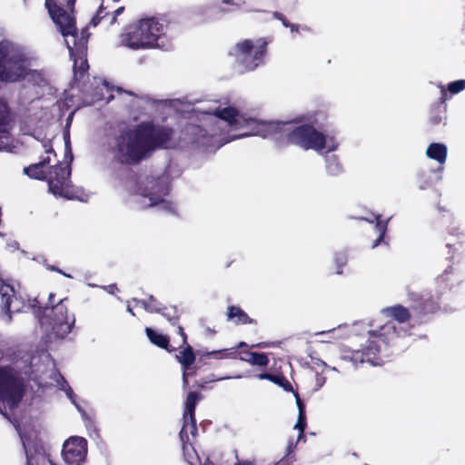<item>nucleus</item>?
Masks as SVG:
<instances>
[{
    "mask_svg": "<svg viewBox=\"0 0 465 465\" xmlns=\"http://www.w3.org/2000/svg\"><path fill=\"white\" fill-rule=\"evenodd\" d=\"M202 110L209 115L205 132L212 136L224 135L219 140V146L235 139L261 136L272 137L281 145L291 143L322 155L339 147V141L334 134L319 131L312 124L294 126L288 123L266 121L240 112L231 105L213 104Z\"/></svg>",
    "mask_w": 465,
    "mask_h": 465,
    "instance_id": "f257e3e1",
    "label": "nucleus"
},
{
    "mask_svg": "<svg viewBox=\"0 0 465 465\" xmlns=\"http://www.w3.org/2000/svg\"><path fill=\"white\" fill-rule=\"evenodd\" d=\"M170 136L171 131L168 129L143 124L116 135L107 151L114 162L134 164L147 157L157 147H171Z\"/></svg>",
    "mask_w": 465,
    "mask_h": 465,
    "instance_id": "f03ea898",
    "label": "nucleus"
},
{
    "mask_svg": "<svg viewBox=\"0 0 465 465\" xmlns=\"http://www.w3.org/2000/svg\"><path fill=\"white\" fill-rule=\"evenodd\" d=\"M381 314L390 319L379 330L369 332L368 339L361 350H353L344 352L343 359L354 363L369 362L376 366L382 363L380 356L387 343L393 342L398 337H405L411 334V327L409 324L411 319L410 311L402 305L397 304L381 310Z\"/></svg>",
    "mask_w": 465,
    "mask_h": 465,
    "instance_id": "7ed1b4c3",
    "label": "nucleus"
},
{
    "mask_svg": "<svg viewBox=\"0 0 465 465\" xmlns=\"http://www.w3.org/2000/svg\"><path fill=\"white\" fill-rule=\"evenodd\" d=\"M64 163L52 167L49 173H46L45 166L50 162L47 156L39 163L32 164L25 168V173L31 178L48 180L49 191L56 197H64L69 200H78L80 202H87L89 194L82 188L73 187L70 183L69 177L71 174L70 163L73 160V154L70 145V138L68 134H64Z\"/></svg>",
    "mask_w": 465,
    "mask_h": 465,
    "instance_id": "20e7f679",
    "label": "nucleus"
},
{
    "mask_svg": "<svg viewBox=\"0 0 465 465\" xmlns=\"http://www.w3.org/2000/svg\"><path fill=\"white\" fill-rule=\"evenodd\" d=\"M164 25L155 17L139 19L119 35L118 45L132 50H143L163 45Z\"/></svg>",
    "mask_w": 465,
    "mask_h": 465,
    "instance_id": "39448f33",
    "label": "nucleus"
},
{
    "mask_svg": "<svg viewBox=\"0 0 465 465\" xmlns=\"http://www.w3.org/2000/svg\"><path fill=\"white\" fill-rule=\"evenodd\" d=\"M67 299L55 302V294L49 293L48 302L42 307V302L37 298L29 301L30 306L35 310L36 317L46 331L54 332L57 337L64 338L71 331L75 322L73 313H68Z\"/></svg>",
    "mask_w": 465,
    "mask_h": 465,
    "instance_id": "423d86ee",
    "label": "nucleus"
},
{
    "mask_svg": "<svg viewBox=\"0 0 465 465\" xmlns=\"http://www.w3.org/2000/svg\"><path fill=\"white\" fill-rule=\"evenodd\" d=\"M75 0H68L67 9L62 8L54 0H45V7L53 22L64 37L65 44L69 50L71 57L74 59V66L76 67V55L82 59L87 43V35L85 31L81 33V36L77 35L75 21L71 15Z\"/></svg>",
    "mask_w": 465,
    "mask_h": 465,
    "instance_id": "0eeeda50",
    "label": "nucleus"
},
{
    "mask_svg": "<svg viewBox=\"0 0 465 465\" xmlns=\"http://www.w3.org/2000/svg\"><path fill=\"white\" fill-rule=\"evenodd\" d=\"M30 62L23 52L9 42L0 43V81L16 82L26 76L34 77Z\"/></svg>",
    "mask_w": 465,
    "mask_h": 465,
    "instance_id": "6e6552de",
    "label": "nucleus"
},
{
    "mask_svg": "<svg viewBox=\"0 0 465 465\" xmlns=\"http://www.w3.org/2000/svg\"><path fill=\"white\" fill-rule=\"evenodd\" d=\"M266 45V41L262 38L243 39L231 48L229 55L240 72L253 71L263 63Z\"/></svg>",
    "mask_w": 465,
    "mask_h": 465,
    "instance_id": "1a4fd4ad",
    "label": "nucleus"
},
{
    "mask_svg": "<svg viewBox=\"0 0 465 465\" xmlns=\"http://www.w3.org/2000/svg\"><path fill=\"white\" fill-rule=\"evenodd\" d=\"M27 459V465H55L46 455L35 423H15Z\"/></svg>",
    "mask_w": 465,
    "mask_h": 465,
    "instance_id": "9d476101",
    "label": "nucleus"
},
{
    "mask_svg": "<svg viewBox=\"0 0 465 465\" xmlns=\"http://www.w3.org/2000/svg\"><path fill=\"white\" fill-rule=\"evenodd\" d=\"M13 369L0 368V401L12 409L21 400L23 386L20 378L15 376Z\"/></svg>",
    "mask_w": 465,
    "mask_h": 465,
    "instance_id": "9b49d317",
    "label": "nucleus"
},
{
    "mask_svg": "<svg viewBox=\"0 0 465 465\" xmlns=\"http://www.w3.org/2000/svg\"><path fill=\"white\" fill-rule=\"evenodd\" d=\"M30 362V366L26 369L24 373L25 375L35 374V378L39 380L42 379L43 375L48 374L52 376L54 374V364L49 354L45 352H42L37 356H30L28 354H25L21 358L20 361H15V369L21 370L22 365L27 362ZM25 368H27L25 365Z\"/></svg>",
    "mask_w": 465,
    "mask_h": 465,
    "instance_id": "f8f14e48",
    "label": "nucleus"
},
{
    "mask_svg": "<svg viewBox=\"0 0 465 465\" xmlns=\"http://www.w3.org/2000/svg\"><path fill=\"white\" fill-rule=\"evenodd\" d=\"M169 191L168 185L163 181L152 182L149 187L140 193L141 207L160 206L163 210L172 211L173 204L164 199Z\"/></svg>",
    "mask_w": 465,
    "mask_h": 465,
    "instance_id": "ddd939ff",
    "label": "nucleus"
},
{
    "mask_svg": "<svg viewBox=\"0 0 465 465\" xmlns=\"http://www.w3.org/2000/svg\"><path fill=\"white\" fill-rule=\"evenodd\" d=\"M87 455V442L82 437H71L63 446L62 456L67 465H83Z\"/></svg>",
    "mask_w": 465,
    "mask_h": 465,
    "instance_id": "4468645a",
    "label": "nucleus"
},
{
    "mask_svg": "<svg viewBox=\"0 0 465 465\" xmlns=\"http://www.w3.org/2000/svg\"><path fill=\"white\" fill-rule=\"evenodd\" d=\"M15 293V292L12 285L0 280V305L3 311L6 312L19 311V306L15 304L17 302Z\"/></svg>",
    "mask_w": 465,
    "mask_h": 465,
    "instance_id": "2eb2a0df",
    "label": "nucleus"
},
{
    "mask_svg": "<svg viewBox=\"0 0 465 465\" xmlns=\"http://www.w3.org/2000/svg\"><path fill=\"white\" fill-rule=\"evenodd\" d=\"M9 121L6 104L0 99V150L11 151L9 143Z\"/></svg>",
    "mask_w": 465,
    "mask_h": 465,
    "instance_id": "dca6fc26",
    "label": "nucleus"
},
{
    "mask_svg": "<svg viewBox=\"0 0 465 465\" xmlns=\"http://www.w3.org/2000/svg\"><path fill=\"white\" fill-rule=\"evenodd\" d=\"M178 361L183 365V384H187V378L189 376V368L193 363L195 360L194 353L193 351V349L191 346L185 347L179 355L176 356Z\"/></svg>",
    "mask_w": 465,
    "mask_h": 465,
    "instance_id": "f3484780",
    "label": "nucleus"
},
{
    "mask_svg": "<svg viewBox=\"0 0 465 465\" xmlns=\"http://www.w3.org/2000/svg\"><path fill=\"white\" fill-rule=\"evenodd\" d=\"M426 155L440 164H444L447 159V147L443 143H433L427 148Z\"/></svg>",
    "mask_w": 465,
    "mask_h": 465,
    "instance_id": "a211bd4d",
    "label": "nucleus"
},
{
    "mask_svg": "<svg viewBox=\"0 0 465 465\" xmlns=\"http://www.w3.org/2000/svg\"><path fill=\"white\" fill-rule=\"evenodd\" d=\"M227 318L235 324H247L253 322V321L238 306H231L228 308Z\"/></svg>",
    "mask_w": 465,
    "mask_h": 465,
    "instance_id": "6ab92c4d",
    "label": "nucleus"
},
{
    "mask_svg": "<svg viewBox=\"0 0 465 465\" xmlns=\"http://www.w3.org/2000/svg\"><path fill=\"white\" fill-rule=\"evenodd\" d=\"M196 433V424L194 416H193L191 419L186 418L185 415H183V425L180 431V438L182 442L184 441H190V437H194Z\"/></svg>",
    "mask_w": 465,
    "mask_h": 465,
    "instance_id": "aec40b11",
    "label": "nucleus"
},
{
    "mask_svg": "<svg viewBox=\"0 0 465 465\" xmlns=\"http://www.w3.org/2000/svg\"><path fill=\"white\" fill-rule=\"evenodd\" d=\"M244 356L240 357L241 361H244L251 365L266 366L269 363V358L265 353L258 352H243Z\"/></svg>",
    "mask_w": 465,
    "mask_h": 465,
    "instance_id": "412c9836",
    "label": "nucleus"
},
{
    "mask_svg": "<svg viewBox=\"0 0 465 465\" xmlns=\"http://www.w3.org/2000/svg\"><path fill=\"white\" fill-rule=\"evenodd\" d=\"M296 399V404L299 410L298 420L294 426V430L299 431V439L302 436V432L306 426V417L304 412V405L302 402L298 393H294Z\"/></svg>",
    "mask_w": 465,
    "mask_h": 465,
    "instance_id": "4be33fe9",
    "label": "nucleus"
},
{
    "mask_svg": "<svg viewBox=\"0 0 465 465\" xmlns=\"http://www.w3.org/2000/svg\"><path fill=\"white\" fill-rule=\"evenodd\" d=\"M438 87L440 89L441 98L446 100L447 92H450L451 94H456L460 93L465 89V80H458L449 84L448 89L445 88L444 85L439 84Z\"/></svg>",
    "mask_w": 465,
    "mask_h": 465,
    "instance_id": "5701e85b",
    "label": "nucleus"
},
{
    "mask_svg": "<svg viewBox=\"0 0 465 465\" xmlns=\"http://www.w3.org/2000/svg\"><path fill=\"white\" fill-rule=\"evenodd\" d=\"M345 327L339 326L338 328H334L329 330L327 331H320L316 332L315 335L321 336V341H331V340L341 339L345 336Z\"/></svg>",
    "mask_w": 465,
    "mask_h": 465,
    "instance_id": "b1692460",
    "label": "nucleus"
},
{
    "mask_svg": "<svg viewBox=\"0 0 465 465\" xmlns=\"http://www.w3.org/2000/svg\"><path fill=\"white\" fill-rule=\"evenodd\" d=\"M145 331L147 337L153 344L157 345L158 347L168 350L169 339L166 335L158 333L151 328H146Z\"/></svg>",
    "mask_w": 465,
    "mask_h": 465,
    "instance_id": "393cba45",
    "label": "nucleus"
},
{
    "mask_svg": "<svg viewBox=\"0 0 465 465\" xmlns=\"http://www.w3.org/2000/svg\"><path fill=\"white\" fill-rule=\"evenodd\" d=\"M200 399V395L196 392H190L185 401L184 413L186 418H192L194 416V409L197 401Z\"/></svg>",
    "mask_w": 465,
    "mask_h": 465,
    "instance_id": "a878e982",
    "label": "nucleus"
},
{
    "mask_svg": "<svg viewBox=\"0 0 465 465\" xmlns=\"http://www.w3.org/2000/svg\"><path fill=\"white\" fill-rule=\"evenodd\" d=\"M183 450L185 460L191 465H196V461H199V463H201L198 454L196 453L194 448L193 447L192 443H190V441L183 442Z\"/></svg>",
    "mask_w": 465,
    "mask_h": 465,
    "instance_id": "bb28decb",
    "label": "nucleus"
},
{
    "mask_svg": "<svg viewBox=\"0 0 465 465\" xmlns=\"http://www.w3.org/2000/svg\"><path fill=\"white\" fill-rule=\"evenodd\" d=\"M327 120H328L327 113L325 111L320 110V111L314 112L308 117L309 123L307 124H312L314 127H316V126L320 127V126L324 125L327 123Z\"/></svg>",
    "mask_w": 465,
    "mask_h": 465,
    "instance_id": "cd10ccee",
    "label": "nucleus"
},
{
    "mask_svg": "<svg viewBox=\"0 0 465 465\" xmlns=\"http://www.w3.org/2000/svg\"><path fill=\"white\" fill-rule=\"evenodd\" d=\"M203 356L213 357L215 359H225V358L235 359V358H237L236 351L233 349H225V350L208 351L206 353H203Z\"/></svg>",
    "mask_w": 465,
    "mask_h": 465,
    "instance_id": "c85d7f7f",
    "label": "nucleus"
},
{
    "mask_svg": "<svg viewBox=\"0 0 465 465\" xmlns=\"http://www.w3.org/2000/svg\"><path fill=\"white\" fill-rule=\"evenodd\" d=\"M326 169L331 175H337L342 171L341 164L334 155L326 159Z\"/></svg>",
    "mask_w": 465,
    "mask_h": 465,
    "instance_id": "c756f323",
    "label": "nucleus"
},
{
    "mask_svg": "<svg viewBox=\"0 0 465 465\" xmlns=\"http://www.w3.org/2000/svg\"><path fill=\"white\" fill-rule=\"evenodd\" d=\"M100 92L96 94L94 101H102L105 100L106 102H109L113 98L112 94V88L109 87L107 83L102 82L101 85L98 86Z\"/></svg>",
    "mask_w": 465,
    "mask_h": 465,
    "instance_id": "7c9ffc66",
    "label": "nucleus"
},
{
    "mask_svg": "<svg viewBox=\"0 0 465 465\" xmlns=\"http://www.w3.org/2000/svg\"><path fill=\"white\" fill-rule=\"evenodd\" d=\"M374 220L377 222L375 225V230L379 233L377 240L374 242L372 247H376L382 240L386 230H387V222H382L380 220V216L374 215Z\"/></svg>",
    "mask_w": 465,
    "mask_h": 465,
    "instance_id": "2f4dec72",
    "label": "nucleus"
},
{
    "mask_svg": "<svg viewBox=\"0 0 465 465\" xmlns=\"http://www.w3.org/2000/svg\"><path fill=\"white\" fill-rule=\"evenodd\" d=\"M136 306H140L150 312H160L161 310L156 304V301L150 297L149 300L135 301Z\"/></svg>",
    "mask_w": 465,
    "mask_h": 465,
    "instance_id": "473e14b6",
    "label": "nucleus"
},
{
    "mask_svg": "<svg viewBox=\"0 0 465 465\" xmlns=\"http://www.w3.org/2000/svg\"><path fill=\"white\" fill-rule=\"evenodd\" d=\"M113 2H118L119 0H112ZM108 6V0H102V4L99 7V10L96 15L92 19V23L94 25H96L99 23V20L104 17V10Z\"/></svg>",
    "mask_w": 465,
    "mask_h": 465,
    "instance_id": "72a5a7b5",
    "label": "nucleus"
},
{
    "mask_svg": "<svg viewBox=\"0 0 465 465\" xmlns=\"http://www.w3.org/2000/svg\"><path fill=\"white\" fill-rule=\"evenodd\" d=\"M272 381L282 387L285 391H292L291 383L282 376L273 375Z\"/></svg>",
    "mask_w": 465,
    "mask_h": 465,
    "instance_id": "f704fd0d",
    "label": "nucleus"
},
{
    "mask_svg": "<svg viewBox=\"0 0 465 465\" xmlns=\"http://www.w3.org/2000/svg\"><path fill=\"white\" fill-rule=\"evenodd\" d=\"M163 315L172 323H175V320L177 319L175 309L168 310L164 308V312H163Z\"/></svg>",
    "mask_w": 465,
    "mask_h": 465,
    "instance_id": "c9c22d12",
    "label": "nucleus"
},
{
    "mask_svg": "<svg viewBox=\"0 0 465 465\" xmlns=\"http://www.w3.org/2000/svg\"><path fill=\"white\" fill-rule=\"evenodd\" d=\"M222 3L229 6L226 9L228 12L237 10L241 7V4L238 0H222Z\"/></svg>",
    "mask_w": 465,
    "mask_h": 465,
    "instance_id": "e433bc0d",
    "label": "nucleus"
},
{
    "mask_svg": "<svg viewBox=\"0 0 465 465\" xmlns=\"http://www.w3.org/2000/svg\"><path fill=\"white\" fill-rule=\"evenodd\" d=\"M335 261L339 266L338 270H337V273H341V269L342 266H344L346 264V262H347L346 255L344 253H339L336 255Z\"/></svg>",
    "mask_w": 465,
    "mask_h": 465,
    "instance_id": "4c0bfd02",
    "label": "nucleus"
},
{
    "mask_svg": "<svg viewBox=\"0 0 465 465\" xmlns=\"http://www.w3.org/2000/svg\"><path fill=\"white\" fill-rule=\"evenodd\" d=\"M277 17L282 21V24H283V25H284V26H286V27H290V28H291V32H292V33H293V32H295V33H299L300 28H301L299 25H289V24H288V23H287V22H286V21L282 17V15H277Z\"/></svg>",
    "mask_w": 465,
    "mask_h": 465,
    "instance_id": "58836bf2",
    "label": "nucleus"
},
{
    "mask_svg": "<svg viewBox=\"0 0 465 465\" xmlns=\"http://www.w3.org/2000/svg\"><path fill=\"white\" fill-rule=\"evenodd\" d=\"M64 391H65L67 397L71 400L72 403L75 405V407L78 409V411H81L80 407L75 402V399H74L75 396H74L73 391L70 388H66V389H64Z\"/></svg>",
    "mask_w": 465,
    "mask_h": 465,
    "instance_id": "ea45409f",
    "label": "nucleus"
},
{
    "mask_svg": "<svg viewBox=\"0 0 465 465\" xmlns=\"http://www.w3.org/2000/svg\"><path fill=\"white\" fill-rule=\"evenodd\" d=\"M42 146L45 150V152L47 153V154H54V151H53V148H52V145L50 144L49 141H44L42 142Z\"/></svg>",
    "mask_w": 465,
    "mask_h": 465,
    "instance_id": "a19ab883",
    "label": "nucleus"
},
{
    "mask_svg": "<svg viewBox=\"0 0 465 465\" xmlns=\"http://www.w3.org/2000/svg\"><path fill=\"white\" fill-rule=\"evenodd\" d=\"M272 346H274L273 342H259L257 344L252 345L251 347L252 348L265 349V348H269V347H272Z\"/></svg>",
    "mask_w": 465,
    "mask_h": 465,
    "instance_id": "79ce46f5",
    "label": "nucleus"
},
{
    "mask_svg": "<svg viewBox=\"0 0 465 465\" xmlns=\"http://www.w3.org/2000/svg\"><path fill=\"white\" fill-rule=\"evenodd\" d=\"M124 10V7L121 6V7H118L113 14V16H112V20H111V24L114 23L115 20H116V16L117 15H120L121 14H123Z\"/></svg>",
    "mask_w": 465,
    "mask_h": 465,
    "instance_id": "37998d69",
    "label": "nucleus"
},
{
    "mask_svg": "<svg viewBox=\"0 0 465 465\" xmlns=\"http://www.w3.org/2000/svg\"><path fill=\"white\" fill-rule=\"evenodd\" d=\"M178 333H179V334L181 335V337H182L183 343V344H185V343H186V341H187V336H186V334L184 333L183 329L181 326H179V327H178Z\"/></svg>",
    "mask_w": 465,
    "mask_h": 465,
    "instance_id": "c03bdc74",
    "label": "nucleus"
},
{
    "mask_svg": "<svg viewBox=\"0 0 465 465\" xmlns=\"http://www.w3.org/2000/svg\"><path fill=\"white\" fill-rule=\"evenodd\" d=\"M272 377H273V375L269 374V373H262V374H259V375H258V378H259L260 380H269V381H272Z\"/></svg>",
    "mask_w": 465,
    "mask_h": 465,
    "instance_id": "a18cd8bd",
    "label": "nucleus"
},
{
    "mask_svg": "<svg viewBox=\"0 0 465 465\" xmlns=\"http://www.w3.org/2000/svg\"><path fill=\"white\" fill-rule=\"evenodd\" d=\"M48 269L51 270V271H55V272H59V273H62L65 277L72 278V276L70 274H66V273L63 272L61 270H59V269H57V268H55L54 266H49Z\"/></svg>",
    "mask_w": 465,
    "mask_h": 465,
    "instance_id": "49530a36",
    "label": "nucleus"
},
{
    "mask_svg": "<svg viewBox=\"0 0 465 465\" xmlns=\"http://www.w3.org/2000/svg\"><path fill=\"white\" fill-rule=\"evenodd\" d=\"M86 67H87L86 61L82 60L81 64L79 66L80 70L84 71L86 69Z\"/></svg>",
    "mask_w": 465,
    "mask_h": 465,
    "instance_id": "de8ad7c7",
    "label": "nucleus"
},
{
    "mask_svg": "<svg viewBox=\"0 0 465 465\" xmlns=\"http://www.w3.org/2000/svg\"><path fill=\"white\" fill-rule=\"evenodd\" d=\"M434 310H435L434 307H430V306H429L427 304L424 306V311L425 312H433Z\"/></svg>",
    "mask_w": 465,
    "mask_h": 465,
    "instance_id": "09e8293b",
    "label": "nucleus"
},
{
    "mask_svg": "<svg viewBox=\"0 0 465 465\" xmlns=\"http://www.w3.org/2000/svg\"><path fill=\"white\" fill-rule=\"evenodd\" d=\"M114 286H108V292L110 293H113L114 292Z\"/></svg>",
    "mask_w": 465,
    "mask_h": 465,
    "instance_id": "8fccbe9b",
    "label": "nucleus"
},
{
    "mask_svg": "<svg viewBox=\"0 0 465 465\" xmlns=\"http://www.w3.org/2000/svg\"><path fill=\"white\" fill-rule=\"evenodd\" d=\"M5 358V352L3 351H0V361H2Z\"/></svg>",
    "mask_w": 465,
    "mask_h": 465,
    "instance_id": "3c124183",
    "label": "nucleus"
},
{
    "mask_svg": "<svg viewBox=\"0 0 465 465\" xmlns=\"http://www.w3.org/2000/svg\"><path fill=\"white\" fill-rule=\"evenodd\" d=\"M127 311H128L130 313H132L133 315H134V313L133 312L132 308L130 307V305H128V307H127Z\"/></svg>",
    "mask_w": 465,
    "mask_h": 465,
    "instance_id": "603ef678",
    "label": "nucleus"
},
{
    "mask_svg": "<svg viewBox=\"0 0 465 465\" xmlns=\"http://www.w3.org/2000/svg\"><path fill=\"white\" fill-rule=\"evenodd\" d=\"M243 346H246V343L243 341L240 342L238 345L239 348L243 347Z\"/></svg>",
    "mask_w": 465,
    "mask_h": 465,
    "instance_id": "864d4df0",
    "label": "nucleus"
},
{
    "mask_svg": "<svg viewBox=\"0 0 465 465\" xmlns=\"http://www.w3.org/2000/svg\"><path fill=\"white\" fill-rule=\"evenodd\" d=\"M11 247H12L13 250L16 249L17 248V243L15 242Z\"/></svg>",
    "mask_w": 465,
    "mask_h": 465,
    "instance_id": "5fc2aeb1",
    "label": "nucleus"
},
{
    "mask_svg": "<svg viewBox=\"0 0 465 465\" xmlns=\"http://www.w3.org/2000/svg\"><path fill=\"white\" fill-rule=\"evenodd\" d=\"M203 465H213V464H211V463H209V462H206V463H204Z\"/></svg>",
    "mask_w": 465,
    "mask_h": 465,
    "instance_id": "6e6d98bb",
    "label": "nucleus"
}]
</instances>
